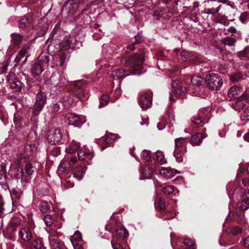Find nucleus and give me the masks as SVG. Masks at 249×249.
<instances>
[{
	"label": "nucleus",
	"mask_w": 249,
	"mask_h": 249,
	"mask_svg": "<svg viewBox=\"0 0 249 249\" xmlns=\"http://www.w3.org/2000/svg\"><path fill=\"white\" fill-rule=\"evenodd\" d=\"M160 175L163 177L171 178L173 176V173L169 168H162L159 171Z\"/></svg>",
	"instance_id": "obj_22"
},
{
	"label": "nucleus",
	"mask_w": 249,
	"mask_h": 249,
	"mask_svg": "<svg viewBox=\"0 0 249 249\" xmlns=\"http://www.w3.org/2000/svg\"><path fill=\"white\" fill-rule=\"evenodd\" d=\"M112 247L113 249H122V246L118 243H112Z\"/></svg>",
	"instance_id": "obj_63"
},
{
	"label": "nucleus",
	"mask_w": 249,
	"mask_h": 249,
	"mask_svg": "<svg viewBox=\"0 0 249 249\" xmlns=\"http://www.w3.org/2000/svg\"><path fill=\"white\" fill-rule=\"evenodd\" d=\"M16 177L18 179H21V181H27L28 179L26 178V177H24V173L23 172V170H21L17 174Z\"/></svg>",
	"instance_id": "obj_51"
},
{
	"label": "nucleus",
	"mask_w": 249,
	"mask_h": 249,
	"mask_svg": "<svg viewBox=\"0 0 249 249\" xmlns=\"http://www.w3.org/2000/svg\"><path fill=\"white\" fill-rule=\"evenodd\" d=\"M142 41V36L138 34L135 36V43L137 44L140 43Z\"/></svg>",
	"instance_id": "obj_53"
},
{
	"label": "nucleus",
	"mask_w": 249,
	"mask_h": 249,
	"mask_svg": "<svg viewBox=\"0 0 249 249\" xmlns=\"http://www.w3.org/2000/svg\"><path fill=\"white\" fill-rule=\"evenodd\" d=\"M249 53V47H247L243 51L239 52L240 56H246L247 54Z\"/></svg>",
	"instance_id": "obj_56"
},
{
	"label": "nucleus",
	"mask_w": 249,
	"mask_h": 249,
	"mask_svg": "<svg viewBox=\"0 0 249 249\" xmlns=\"http://www.w3.org/2000/svg\"><path fill=\"white\" fill-rule=\"evenodd\" d=\"M156 160L161 164H163L165 162L164 155L160 151H157L156 153Z\"/></svg>",
	"instance_id": "obj_35"
},
{
	"label": "nucleus",
	"mask_w": 249,
	"mask_h": 249,
	"mask_svg": "<svg viewBox=\"0 0 249 249\" xmlns=\"http://www.w3.org/2000/svg\"><path fill=\"white\" fill-rule=\"evenodd\" d=\"M152 94L146 92L141 94L139 97V103L142 110H146L152 104Z\"/></svg>",
	"instance_id": "obj_6"
},
{
	"label": "nucleus",
	"mask_w": 249,
	"mask_h": 249,
	"mask_svg": "<svg viewBox=\"0 0 249 249\" xmlns=\"http://www.w3.org/2000/svg\"><path fill=\"white\" fill-rule=\"evenodd\" d=\"M25 172L28 176H30L35 171V168L30 163H28L25 168Z\"/></svg>",
	"instance_id": "obj_42"
},
{
	"label": "nucleus",
	"mask_w": 249,
	"mask_h": 249,
	"mask_svg": "<svg viewBox=\"0 0 249 249\" xmlns=\"http://www.w3.org/2000/svg\"><path fill=\"white\" fill-rule=\"evenodd\" d=\"M28 20V18L27 16H24L23 17H22L19 22V27L20 28H24Z\"/></svg>",
	"instance_id": "obj_49"
},
{
	"label": "nucleus",
	"mask_w": 249,
	"mask_h": 249,
	"mask_svg": "<svg viewBox=\"0 0 249 249\" xmlns=\"http://www.w3.org/2000/svg\"><path fill=\"white\" fill-rule=\"evenodd\" d=\"M229 232L232 235L235 236L241 232V229L237 226H234L229 228Z\"/></svg>",
	"instance_id": "obj_44"
},
{
	"label": "nucleus",
	"mask_w": 249,
	"mask_h": 249,
	"mask_svg": "<svg viewBox=\"0 0 249 249\" xmlns=\"http://www.w3.org/2000/svg\"><path fill=\"white\" fill-rule=\"evenodd\" d=\"M44 221L46 226L50 227L52 226L53 219L51 215L47 214L44 217Z\"/></svg>",
	"instance_id": "obj_43"
},
{
	"label": "nucleus",
	"mask_w": 249,
	"mask_h": 249,
	"mask_svg": "<svg viewBox=\"0 0 249 249\" xmlns=\"http://www.w3.org/2000/svg\"><path fill=\"white\" fill-rule=\"evenodd\" d=\"M50 208V205L47 201H42L39 205L40 211L43 213H47Z\"/></svg>",
	"instance_id": "obj_37"
},
{
	"label": "nucleus",
	"mask_w": 249,
	"mask_h": 249,
	"mask_svg": "<svg viewBox=\"0 0 249 249\" xmlns=\"http://www.w3.org/2000/svg\"><path fill=\"white\" fill-rule=\"evenodd\" d=\"M221 8V4H218L216 8H207L205 10V13L209 15H213L218 13Z\"/></svg>",
	"instance_id": "obj_36"
},
{
	"label": "nucleus",
	"mask_w": 249,
	"mask_h": 249,
	"mask_svg": "<svg viewBox=\"0 0 249 249\" xmlns=\"http://www.w3.org/2000/svg\"><path fill=\"white\" fill-rule=\"evenodd\" d=\"M82 240L81 233L78 231H76L73 236L71 238V241L72 243V241H75L76 243Z\"/></svg>",
	"instance_id": "obj_40"
},
{
	"label": "nucleus",
	"mask_w": 249,
	"mask_h": 249,
	"mask_svg": "<svg viewBox=\"0 0 249 249\" xmlns=\"http://www.w3.org/2000/svg\"><path fill=\"white\" fill-rule=\"evenodd\" d=\"M172 86L174 89L173 94L175 96H181L186 92V88L179 86L178 80L173 81Z\"/></svg>",
	"instance_id": "obj_11"
},
{
	"label": "nucleus",
	"mask_w": 249,
	"mask_h": 249,
	"mask_svg": "<svg viewBox=\"0 0 249 249\" xmlns=\"http://www.w3.org/2000/svg\"><path fill=\"white\" fill-rule=\"evenodd\" d=\"M68 118L69 124L75 127H80L86 122L85 116H80L72 113L68 114Z\"/></svg>",
	"instance_id": "obj_7"
},
{
	"label": "nucleus",
	"mask_w": 249,
	"mask_h": 249,
	"mask_svg": "<svg viewBox=\"0 0 249 249\" xmlns=\"http://www.w3.org/2000/svg\"><path fill=\"white\" fill-rule=\"evenodd\" d=\"M183 154L180 149H175L174 155L178 162H181L183 160Z\"/></svg>",
	"instance_id": "obj_39"
},
{
	"label": "nucleus",
	"mask_w": 249,
	"mask_h": 249,
	"mask_svg": "<svg viewBox=\"0 0 249 249\" xmlns=\"http://www.w3.org/2000/svg\"><path fill=\"white\" fill-rule=\"evenodd\" d=\"M249 97L247 95L243 94H242L237 100V101L235 105L233 106V108L236 110H240L241 108H243L245 107L246 105L244 102L248 101Z\"/></svg>",
	"instance_id": "obj_13"
},
{
	"label": "nucleus",
	"mask_w": 249,
	"mask_h": 249,
	"mask_svg": "<svg viewBox=\"0 0 249 249\" xmlns=\"http://www.w3.org/2000/svg\"><path fill=\"white\" fill-rule=\"evenodd\" d=\"M32 246L35 249H45L42 241L39 239H35L32 243Z\"/></svg>",
	"instance_id": "obj_29"
},
{
	"label": "nucleus",
	"mask_w": 249,
	"mask_h": 249,
	"mask_svg": "<svg viewBox=\"0 0 249 249\" xmlns=\"http://www.w3.org/2000/svg\"><path fill=\"white\" fill-rule=\"evenodd\" d=\"M192 122L194 124L198 126H201L205 123L204 122L203 118L200 116V113L198 116L194 117L192 120Z\"/></svg>",
	"instance_id": "obj_27"
},
{
	"label": "nucleus",
	"mask_w": 249,
	"mask_h": 249,
	"mask_svg": "<svg viewBox=\"0 0 249 249\" xmlns=\"http://www.w3.org/2000/svg\"><path fill=\"white\" fill-rule=\"evenodd\" d=\"M141 156L142 159L145 162L151 161V156L149 151L146 150H143L141 153Z\"/></svg>",
	"instance_id": "obj_33"
},
{
	"label": "nucleus",
	"mask_w": 249,
	"mask_h": 249,
	"mask_svg": "<svg viewBox=\"0 0 249 249\" xmlns=\"http://www.w3.org/2000/svg\"><path fill=\"white\" fill-rule=\"evenodd\" d=\"M50 243L53 249H61L62 245H61L56 239H51L49 238Z\"/></svg>",
	"instance_id": "obj_31"
},
{
	"label": "nucleus",
	"mask_w": 249,
	"mask_h": 249,
	"mask_svg": "<svg viewBox=\"0 0 249 249\" xmlns=\"http://www.w3.org/2000/svg\"><path fill=\"white\" fill-rule=\"evenodd\" d=\"M155 206L157 209L160 210H164L165 207L164 199L162 198H159L158 200L155 202Z\"/></svg>",
	"instance_id": "obj_34"
},
{
	"label": "nucleus",
	"mask_w": 249,
	"mask_h": 249,
	"mask_svg": "<svg viewBox=\"0 0 249 249\" xmlns=\"http://www.w3.org/2000/svg\"><path fill=\"white\" fill-rule=\"evenodd\" d=\"M118 138L119 136L116 134H109L107 135L105 141L107 144H111Z\"/></svg>",
	"instance_id": "obj_32"
},
{
	"label": "nucleus",
	"mask_w": 249,
	"mask_h": 249,
	"mask_svg": "<svg viewBox=\"0 0 249 249\" xmlns=\"http://www.w3.org/2000/svg\"><path fill=\"white\" fill-rule=\"evenodd\" d=\"M12 75L11 74H8L7 78V80L9 81V82L11 84L10 88L14 89L16 91H21L22 84L19 81L17 80L16 79H10V77H11Z\"/></svg>",
	"instance_id": "obj_12"
},
{
	"label": "nucleus",
	"mask_w": 249,
	"mask_h": 249,
	"mask_svg": "<svg viewBox=\"0 0 249 249\" xmlns=\"http://www.w3.org/2000/svg\"><path fill=\"white\" fill-rule=\"evenodd\" d=\"M73 96L72 94L68 93L63 98V103L66 107L69 108L72 106L74 101Z\"/></svg>",
	"instance_id": "obj_18"
},
{
	"label": "nucleus",
	"mask_w": 249,
	"mask_h": 249,
	"mask_svg": "<svg viewBox=\"0 0 249 249\" xmlns=\"http://www.w3.org/2000/svg\"><path fill=\"white\" fill-rule=\"evenodd\" d=\"M175 187L174 186L169 185L162 188V192L166 195H170L174 192Z\"/></svg>",
	"instance_id": "obj_45"
},
{
	"label": "nucleus",
	"mask_w": 249,
	"mask_h": 249,
	"mask_svg": "<svg viewBox=\"0 0 249 249\" xmlns=\"http://www.w3.org/2000/svg\"><path fill=\"white\" fill-rule=\"evenodd\" d=\"M38 61L39 63L34 64L31 68V73L34 76L40 75L43 71V67L49 63L48 54L41 53L38 57Z\"/></svg>",
	"instance_id": "obj_3"
},
{
	"label": "nucleus",
	"mask_w": 249,
	"mask_h": 249,
	"mask_svg": "<svg viewBox=\"0 0 249 249\" xmlns=\"http://www.w3.org/2000/svg\"><path fill=\"white\" fill-rule=\"evenodd\" d=\"M247 12H244L241 14V15L239 17V19L242 22V23H245V21L247 18Z\"/></svg>",
	"instance_id": "obj_55"
},
{
	"label": "nucleus",
	"mask_w": 249,
	"mask_h": 249,
	"mask_svg": "<svg viewBox=\"0 0 249 249\" xmlns=\"http://www.w3.org/2000/svg\"><path fill=\"white\" fill-rule=\"evenodd\" d=\"M116 235L120 238L125 239L128 236V232L125 228H121L116 231Z\"/></svg>",
	"instance_id": "obj_26"
},
{
	"label": "nucleus",
	"mask_w": 249,
	"mask_h": 249,
	"mask_svg": "<svg viewBox=\"0 0 249 249\" xmlns=\"http://www.w3.org/2000/svg\"><path fill=\"white\" fill-rule=\"evenodd\" d=\"M109 97L107 95H103L102 96L100 99L99 102L100 104L99 106V108H101L106 105L108 101Z\"/></svg>",
	"instance_id": "obj_41"
},
{
	"label": "nucleus",
	"mask_w": 249,
	"mask_h": 249,
	"mask_svg": "<svg viewBox=\"0 0 249 249\" xmlns=\"http://www.w3.org/2000/svg\"><path fill=\"white\" fill-rule=\"evenodd\" d=\"M72 168V165L68 161H64L61 163L58 167L59 173L69 172Z\"/></svg>",
	"instance_id": "obj_17"
},
{
	"label": "nucleus",
	"mask_w": 249,
	"mask_h": 249,
	"mask_svg": "<svg viewBox=\"0 0 249 249\" xmlns=\"http://www.w3.org/2000/svg\"><path fill=\"white\" fill-rule=\"evenodd\" d=\"M191 82L193 85L199 86L204 84L205 81L200 76H195L191 78Z\"/></svg>",
	"instance_id": "obj_23"
},
{
	"label": "nucleus",
	"mask_w": 249,
	"mask_h": 249,
	"mask_svg": "<svg viewBox=\"0 0 249 249\" xmlns=\"http://www.w3.org/2000/svg\"><path fill=\"white\" fill-rule=\"evenodd\" d=\"M238 208L236 209L237 213L238 212V209L241 211L246 210L249 207V190H246L242 195V201L238 204Z\"/></svg>",
	"instance_id": "obj_10"
},
{
	"label": "nucleus",
	"mask_w": 249,
	"mask_h": 249,
	"mask_svg": "<svg viewBox=\"0 0 249 249\" xmlns=\"http://www.w3.org/2000/svg\"><path fill=\"white\" fill-rule=\"evenodd\" d=\"M227 189L228 191V196L229 198L231 199V197L234 191V186L232 183H230L228 184L227 187Z\"/></svg>",
	"instance_id": "obj_46"
},
{
	"label": "nucleus",
	"mask_w": 249,
	"mask_h": 249,
	"mask_svg": "<svg viewBox=\"0 0 249 249\" xmlns=\"http://www.w3.org/2000/svg\"><path fill=\"white\" fill-rule=\"evenodd\" d=\"M77 40L74 36H66L60 43V51L58 54L59 65L63 66L69 57L70 50L76 48Z\"/></svg>",
	"instance_id": "obj_1"
},
{
	"label": "nucleus",
	"mask_w": 249,
	"mask_h": 249,
	"mask_svg": "<svg viewBox=\"0 0 249 249\" xmlns=\"http://www.w3.org/2000/svg\"><path fill=\"white\" fill-rule=\"evenodd\" d=\"M51 107L53 111L57 112L59 110L60 108V106L59 105H58L57 103H53L52 104Z\"/></svg>",
	"instance_id": "obj_57"
},
{
	"label": "nucleus",
	"mask_w": 249,
	"mask_h": 249,
	"mask_svg": "<svg viewBox=\"0 0 249 249\" xmlns=\"http://www.w3.org/2000/svg\"><path fill=\"white\" fill-rule=\"evenodd\" d=\"M206 137L205 135L201 133H197L194 135L190 140V142L193 146L199 145L203 138Z\"/></svg>",
	"instance_id": "obj_16"
},
{
	"label": "nucleus",
	"mask_w": 249,
	"mask_h": 249,
	"mask_svg": "<svg viewBox=\"0 0 249 249\" xmlns=\"http://www.w3.org/2000/svg\"><path fill=\"white\" fill-rule=\"evenodd\" d=\"M48 232L50 234L49 238L51 237L56 236L59 237L61 236V233L55 231L54 229H51Z\"/></svg>",
	"instance_id": "obj_50"
},
{
	"label": "nucleus",
	"mask_w": 249,
	"mask_h": 249,
	"mask_svg": "<svg viewBox=\"0 0 249 249\" xmlns=\"http://www.w3.org/2000/svg\"><path fill=\"white\" fill-rule=\"evenodd\" d=\"M21 239L24 241H28L32 238V233L28 228H22L18 231Z\"/></svg>",
	"instance_id": "obj_14"
},
{
	"label": "nucleus",
	"mask_w": 249,
	"mask_h": 249,
	"mask_svg": "<svg viewBox=\"0 0 249 249\" xmlns=\"http://www.w3.org/2000/svg\"><path fill=\"white\" fill-rule=\"evenodd\" d=\"M129 74H127L126 75H124V71L122 70H117V71H114L112 74V76L114 80L118 79L119 78H124L127 75H129Z\"/></svg>",
	"instance_id": "obj_25"
},
{
	"label": "nucleus",
	"mask_w": 249,
	"mask_h": 249,
	"mask_svg": "<svg viewBox=\"0 0 249 249\" xmlns=\"http://www.w3.org/2000/svg\"><path fill=\"white\" fill-rule=\"evenodd\" d=\"M242 118L244 119L249 120V106H248L244 109L242 113Z\"/></svg>",
	"instance_id": "obj_52"
},
{
	"label": "nucleus",
	"mask_w": 249,
	"mask_h": 249,
	"mask_svg": "<svg viewBox=\"0 0 249 249\" xmlns=\"http://www.w3.org/2000/svg\"><path fill=\"white\" fill-rule=\"evenodd\" d=\"M228 31L231 34H234L237 32V30L234 27L231 26L229 28Z\"/></svg>",
	"instance_id": "obj_64"
},
{
	"label": "nucleus",
	"mask_w": 249,
	"mask_h": 249,
	"mask_svg": "<svg viewBox=\"0 0 249 249\" xmlns=\"http://www.w3.org/2000/svg\"><path fill=\"white\" fill-rule=\"evenodd\" d=\"M194 243L190 239L188 238V249H196L194 247Z\"/></svg>",
	"instance_id": "obj_58"
},
{
	"label": "nucleus",
	"mask_w": 249,
	"mask_h": 249,
	"mask_svg": "<svg viewBox=\"0 0 249 249\" xmlns=\"http://www.w3.org/2000/svg\"><path fill=\"white\" fill-rule=\"evenodd\" d=\"M217 0H207L204 1L205 5L206 6L207 4L209 5H214L216 6Z\"/></svg>",
	"instance_id": "obj_54"
},
{
	"label": "nucleus",
	"mask_w": 249,
	"mask_h": 249,
	"mask_svg": "<svg viewBox=\"0 0 249 249\" xmlns=\"http://www.w3.org/2000/svg\"><path fill=\"white\" fill-rule=\"evenodd\" d=\"M144 60V56L142 53L133 54L126 61V65L131 67L139 66L142 64Z\"/></svg>",
	"instance_id": "obj_9"
},
{
	"label": "nucleus",
	"mask_w": 249,
	"mask_h": 249,
	"mask_svg": "<svg viewBox=\"0 0 249 249\" xmlns=\"http://www.w3.org/2000/svg\"><path fill=\"white\" fill-rule=\"evenodd\" d=\"M75 151H77V155L80 160H91L93 158V156L90 150L89 149L85 146L81 148L79 142L73 141L70 146L66 148V152L71 154Z\"/></svg>",
	"instance_id": "obj_2"
},
{
	"label": "nucleus",
	"mask_w": 249,
	"mask_h": 249,
	"mask_svg": "<svg viewBox=\"0 0 249 249\" xmlns=\"http://www.w3.org/2000/svg\"><path fill=\"white\" fill-rule=\"evenodd\" d=\"M222 43L225 45L232 46L234 45L236 40L232 37L227 36L221 40Z\"/></svg>",
	"instance_id": "obj_28"
},
{
	"label": "nucleus",
	"mask_w": 249,
	"mask_h": 249,
	"mask_svg": "<svg viewBox=\"0 0 249 249\" xmlns=\"http://www.w3.org/2000/svg\"><path fill=\"white\" fill-rule=\"evenodd\" d=\"M11 43L14 46H18L21 43L23 37L19 34L13 33L11 35Z\"/></svg>",
	"instance_id": "obj_19"
},
{
	"label": "nucleus",
	"mask_w": 249,
	"mask_h": 249,
	"mask_svg": "<svg viewBox=\"0 0 249 249\" xmlns=\"http://www.w3.org/2000/svg\"><path fill=\"white\" fill-rule=\"evenodd\" d=\"M206 82L209 88L213 90H219L223 85L222 78L215 73L207 74L206 76Z\"/></svg>",
	"instance_id": "obj_4"
},
{
	"label": "nucleus",
	"mask_w": 249,
	"mask_h": 249,
	"mask_svg": "<svg viewBox=\"0 0 249 249\" xmlns=\"http://www.w3.org/2000/svg\"><path fill=\"white\" fill-rule=\"evenodd\" d=\"M36 146L32 144H26L24 147V158L29 157L32 156L33 153L36 150Z\"/></svg>",
	"instance_id": "obj_21"
},
{
	"label": "nucleus",
	"mask_w": 249,
	"mask_h": 249,
	"mask_svg": "<svg viewBox=\"0 0 249 249\" xmlns=\"http://www.w3.org/2000/svg\"><path fill=\"white\" fill-rule=\"evenodd\" d=\"M243 244L246 248L249 249V237L244 239Z\"/></svg>",
	"instance_id": "obj_62"
},
{
	"label": "nucleus",
	"mask_w": 249,
	"mask_h": 249,
	"mask_svg": "<svg viewBox=\"0 0 249 249\" xmlns=\"http://www.w3.org/2000/svg\"><path fill=\"white\" fill-rule=\"evenodd\" d=\"M65 182L66 183L65 184V186H66V187L70 188H72L74 186L73 183L70 180H66Z\"/></svg>",
	"instance_id": "obj_59"
},
{
	"label": "nucleus",
	"mask_w": 249,
	"mask_h": 249,
	"mask_svg": "<svg viewBox=\"0 0 249 249\" xmlns=\"http://www.w3.org/2000/svg\"><path fill=\"white\" fill-rule=\"evenodd\" d=\"M141 172L143 179L149 178L151 177L153 171L149 167H146L142 169Z\"/></svg>",
	"instance_id": "obj_24"
},
{
	"label": "nucleus",
	"mask_w": 249,
	"mask_h": 249,
	"mask_svg": "<svg viewBox=\"0 0 249 249\" xmlns=\"http://www.w3.org/2000/svg\"><path fill=\"white\" fill-rule=\"evenodd\" d=\"M85 172L86 168L84 167L78 166L73 171V177L80 180L83 178Z\"/></svg>",
	"instance_id": "obj_15"
},
{
	"label": "nucleus",
	"mask_w": 249,
	"mask_h": 249,
	"mask_svg": "<svg viewBox=\"0 0 249 249\" xmlns=\"http://www.w3.org/2000/svg\"><path fill=\"white\" fill-rule=\"evenodd\" d=\"M74 94L77 98H80L84 97L85 93L84 91V89L80 88L76 89L74 91Z\"/></svg>",
	"instance_id": "obj_48"
},
{
	"label": "nucleus",
	"mask_w": 249,
	"mask_h": 249,
	"mask_svg": "<svg viewBox=\"0 0 249 249\" xmlns=\"http://www.w3.org/2000/svg\"><path fill=\"white\" fill-rule=\"evenodd\" d=\"M46 103V97L44 93L39 92L36 95V101L35 103L33 113L34 115H38Z\"/></svg>",
	"instance_id": "obj_5"
},
{
	"label": "nucleus",
	"mask_w": 249,
	"mask_h": 249,
	"mask_svg": "<svg viewBox=\"0 0 249 249\" xmlns=\"http://www.w3.org/2000/svg\"><path fill=\"white\" fill-rule=\"evenodd\" d=\"M72 245L74 249H83V248L75 241L72 242Z\"/></svg>",
	"instance_id": "obj_61"
},
{
	"label": "nucleus",
	"mask_w": 249,
	"mask_h": 249,
	"mask_svg": "<svg viewBox=\"0 0 249 249\" xmlns=\"http://www.w3.org/2000/svg\"><path fill=\"white\" fill-rule=\"evenodd\" d=\"M175 149H180L185 142V139L182 138H177L175 140Z\"/></svg>",
	"instance_id": "obj_38"
},
{
	"label": "nucleus",
	"mask_w": 249,
	"mask_h": 249,
	"mask_svg": "<svg viewBox=\"0 0 249 249\" xmlns=\"http://www.w3.org/2000/svg\"><path fill=\"white\" fill-rule=\"evenodd\" d=\"M27 53V49L26 48H23L18 54L15 59L19 61L20 60L22 57L25 56Z\"/></svg>",
	"instance_id": "obj_47"
},
{
	"label": "nucleus",
	"mask_w": 249,
	"mask_h": 249,
	"mask_svg": "<svg viewBox=\"0 0 249 249\" xmlns=\"http://www.w3.org/2000/svg\"><path fill=\"white\" fill-rule=\"evenodd\" d=\"M241 93V89L238 87L233 86L229 89L228 94L230 97L237 98Z\"/></svg>",
	"instance_id": "obj_20"
},
{
	"label": "nucleus",
	"mask_w": 249,
	"mask_h": 249,
	"mask_svg": "<svg viewBox=\"0 0 249 249\" xmlns=\"http://www.w3.org/2000/svg\"><path fill=\"white\" fill-rule=\"evenodd\" d=\"M62 139L61 131L57 129H52L48 134V140L51 144L58 143Z\"/></svg>",
	"instance_id": "obj_8"
},
{
	"label": "nucleus",
	"mask_w": 249,
	"mask_h": 249,
	"mask_svg": "<svg viewBox=\"0 0 249 249\" xmlns=\"http://www.w3.org/2000/svg\"><path fill=\"white\" fill-rule=\"evenodd\" d=\"M190 4H193V9L196 8L199 6V3L197 1H194V0H188Z\"/></svg>",
	"instance_id": "obj_60"
},
{
	"label": "nucleus",
	"mask_w": 249,
	"mask_h": 249,
	"mask_svg": "<svg viewBox=\"0 0 249 249\" xmlns=\"http://www.w3.org/2000/svg\"><path fill=\"white\" fill-rule=\"evenodd\" d=\"M230 79L233 82H237L243 79V76L240 72H236L231 74Z\"/></svg>",
	"instance_id": "obj_30"
}]
</instances>
